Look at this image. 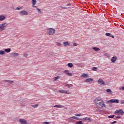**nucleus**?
<instances>
[{"label": "nucleus", "mask_w": 124, "mask_h": 124, "mask_svg": "<svg viewBox=\"0 0 124 124\" xmlns=\"http://www.w3.org/2000/svg\"><path fill=\"white\" fill-rule=\"evenodd\" d=\"M11 9H13V10L15 9L14 8V7H13V6L11 7Z\"/></svg>", "instance_id": "51"}, {"label": "nucleus", "mask_w": 124, "mask_h": 124, "mask_svg": "<svg viewBox=\"0 0 124 124\" xmlns=\"http://www.w3.org/2000/svg\"><path fill=\"white\" fill-rule=\"evenodd\" d=\"M47 32L49 35H54L56 33V30L53 28H47Z\"/></svg>", "instance_id": "1"}, {"label": "nucleus", "mask_w": 124, "mask_h": 124, "mask_svg": "<svg viewBox=\"0 0 124 124\" xmlns=\"http://www.w3.org/2000/svg\"><path fill=\"white\" fill-rule=\"evenodd\" d=\"M97 107L98 108H106V105L105 104L104 101L103 100H102L99 104L98 105H97Z\"/></svg>", "instance_id": "3"}, {"label": "nucleus", "mask_w": 124, "mask_h": 124, "mask_svg": "<svg viewBox=\"0 0 124 124\" xmlns=\"http://www.w3.org/2000/svg\"><path fill=\"white\" fill-rule=\"evenodd\" d=\"M75 116H76V117H81L82 116V114L81 113L76 114H75Z\"/></svg>", "instance_id": "31"}, {"label": "nucleus", "mask_w": 124, "mask_h": 124, "mask_svg": "<svg viewBox=\"0 0 124 124\" xmlns=\"http://www.w3.org/2000/svg\"><path fill=\"white\" fill-rule=\"evenodd\" d=\"M92 70H93V71H97V67H94L93 68Z\"/></svg>", "instance_id": "30"}, {"label": "nucleus", "mask_w": 124, "mask_h": 124, "mask_svg": "<svg viewBox=\"0 0 124 124\" xmlns=\"http://www.w3.org/2000/svg\"><path fill=\"white\" fill-rule=\"evenodd\" d=\"M73 46H77V44H76V43H73Z\"/></svg>", "instance_id": "42"}, {"label": "nucleus", "mask_w": 124, "mask_h": 124, "mask_svg": "<svg viewBox=\"0 0 124 124\" xmlns=\"http://www.w3.org/2000/svg\"><path fill=\"white\" fill-rule=\"evenodd\" d=\"M5 19V16L3 15L0 16V21H3Z\"/></svg>", "instance_id": "16"}, {"label": "nucleus", "mask_w": 124, "mask_h": 124, "mask_svg": "<svg viewBox=\"0 0 124 124\" xmlns=\"http://www.w3.org/2000/svg\"><path fill=\"white\" fill-rule=\"evenodd\" d=\"M91 81H93V78H87V79H86L85 80V82H86V83H89V82H91Z\"/></svg>", "instance_id": "18"}, {"label": "nucleus", "mask_w": 124, "mask_h": 124, "mask_svg": "<svg viewBox=\"0 0 124 124\" xmlns=\"http://www.w3.org/2000/svg\"><path fill=\"white\" fill-rule=\"evenodd\" d=\"M106 92H107V93H111L112 91H111V89H107Z\"/></svg>", "instance_id": "38"}, {"label": "nucleus", "mask_w": 124, "mask_h": 124, "mask_svg": "<svg viewBox=\"0 0 124 124\" xmlns=\"http://www.w3.org/2000/svg\"><path fill=\"white\" fill-rule=\"evenodd\" d=\"M64 46H70V44L68 42H65L63 43Z\"/></svg>", "instance_id": "22"}, {"label": "nucleus", "mask_w": 124, "mask_h": 124, "mask_svg": "<svg viewBox=\"0 0 124 124\" xmlns=\"http://www.w3.org/2000/svg\"><path fill=\"white\" fill-rule=\"evenodd\" d=\"M115 117V115H109L108 116V118L109 119H113Z\"/></svg>", "instance_id": "34"}, {"label": "nucleus", "mask_w": 124, "mask_h": 124, "mask_svg": "<svg viewBox=\"0 0 124 124\" xmlns=\"http://www.w3.org/2000/svg\"><path fill=\"white\" fill-rule=\"evenodd\" d=\"M66 75H67L68 76H72V74L71 73H66Z\"/></svg>", "instance_id": "35"}, {"label": "nucleus", "mask_w": 124, "mask_h": 124, "mask_svg": "<svg viewBox=\"0 0 124 124\" xmlns=\"http://www.w3.org/2000/svg\"><path fill=\"white\" fill-rule=\"evenodd\" d=\"M11 55H12L13 57H17L19 56V53L13 52L11 54Z\"/></svg>", "instance_id": "20"}, {"label": "nucleus", "mask_w": 124, "mask_h": 124, "mask_svg": "<svg viewBox=\"0 0 124 124\" xmlns=\"http://www.w3.org/2000/svg\"><path fill=\"white\" fill-rule=\"evenodd\" d=\"M70 5H71V3H68V4H66V6H70Z\"/></svg>", "instance_id": "46"}, {"label": "nucleus", "mask_w": 124, "mask_h": 124, "mask_svg": "<svg viewBox=\"0 0 124 124\" xmlns=\"http://www.w3.org/2000/svg\"><path fill=\"white\" fill-rule=\"evenodd\" d=\"M67 65L69 67H70V68H71V67H73V64H72V63H68L67 64Z\"/></svg>", "instance_id": "25"}, {"label": "nucleus", "mask_w": 124, "mask_h": 124, "mask_svg": "<svg viewBox=\"0 0 124 124\" xmlns=\"http://www.w3.org/2000/svg\"><path fill=\"white\" fill-rule=\"evenodd\" d=\"M8 24L7 22H5L4 23L0 24V31H2L5 30V27H7Z\"/></svg>", "instance_id": "2"}, {"label": "nucleus", "mask_w": 124, "mask_h": 124, "mask_svg": "<svg viewBox=\"0 0 124 124\" xmlns=\"http://www.w3.org/2000/svg\"><path fill=\"white\" fill-rule=\"evenodd\" d=\"M106 35L107 36H109V37H112V38H115V37L114 36V35H112V34L110 33H108V32L106 33Z\"/></svg>", "instance_id": "14"}, {"label": "nucleus", "mask_w": 124, "mask_h": 124, "mask_svg": "<svg viewBox=\"0 0 124 124\" xmlns=\"http://www.w3.org/2000/svg\"><path fill=\"white\" fill-rule=\"evenodd\" d=\"M37 1L36 0H32V6L33 7L34 5L36 4Z\"/></svg>", "instance_id": "21"}, {"label": "nucleus", "mask_w": 124, "mask_h": 124, "mask_svg": "<svg viewBox=\"0 0 124 124\" xmlns=\"http://www.w3.org/2000/svg\"><path fill=\"white\" fill-rule=\"evenodd\" d=\"M31 106L33 107V108H37V107H38V104L31 105Z\"/></svg>", "instance_id": "26"}, {"label": "nucleus", "mask_w": 124, "mask_h": 124, "mask_svg": "<svg viewBox=\"0 0 124 124\" xmlns=\"http://www.w3.org/2000/svg\"><path fill=\"white\" fill-rule=\"evenodd\" d=\"M20 15L23 16V15H28L29 13H28L26 11L22 10L19 13Z\"/></svg>", "instance_id": "9"}, {"label": "nucleus", "mask_w": 124, "mask_h": 124, "mask_svg": "<svg viewBox=\"0 0 124 124\" xmlns=\"http://www.w3.org/2000/svg\"><path fill=\"white\" fill-rule=\"evenodd\" d=\"M75 119H76V120H80V118H78V117H74Z\"/></svg>", "instance_id": "47"}, {"label": "nucleus", "mask_w": 124, "mask_h": 124, "mask_svg": "<svg viewBox=\"0 0 124 124\" xmlns=\"http://www.w3.org/2000/svg\"><path fill=\"white\" fill-rule=\"evenodd\" d=\"M43 124H50V123L48 122H44L42 123Z\"/></svg>", "instance_id": "36"}, {"label": "nucleus", "mask_w": 124, "mask_h": 124, "mask_svg": "<svg viewBox=\"0 0 124 124\" xmlns=\"http://www.w3.org/2000/svg\"><path fill=\"white\" fill-rule=\"evenodd\" d=\"M81 77H84V78H88V77H89V75H88V74H83L81 75Z\"/></svg>", "instance_id": "17"}, {"label": "nucleus", "mask_w": 124, "mask_h": 124, "mask_svg": "<svg viewBox=\"0 0 124 124\" xmlns=\"http://www.w3.org/2000/svg\"><path fill=\"white\" fill-rule=\"evenodd\" d=\"M4 51L6 53H10V52L11 51V48H6V49H4Z\"/></svg>", "instance_id": "23"}, {"label": "nucleus", "mask_w": 124, "mask_h": 124, "mask_svg": "<svg viewBox=\"0 0 124 124\" xmlns=\"http://www.w3.org/2000/svg\"><path fill=\"white\" fill-rule=\"evenodd\" d=\"M4 54H5V52H4V51L0 50V55H4Z\"/></svg>", "instance_id": "29"}, {"label": "nucleus", "mask_w": 124, "mask_h": 124, "mask_svg": "<svg viewBox=\"0 0 124 124\" xmlns=\"http://www.w3.org/2000/svg\"><path fill=\"white\" fill-rule=\"evenodd\" d=\"M117 121H113V122H111V124H116Z\"/></svg>", "instance_id": "45"}, {"label": "nucleus", "mask_w": 124, "mask_h": 124, "mask_svg": "<svg viewBox=\"0 0 124 124\" xmlns=\"http://www.w3.org/2000/svg\"><path fill=\"white\" fill-rule=\"evenodd\" d=\"M58 79H60V76H57L53 78V81H57Z\"/></svg>", "instance_id": "24"}, {"label": "nucleus", "mask_w": 124, "mask_h": 124, "mask_svg": "<svg viewBox=\"0 0 124 124\" xmlns=\"http://www.w3.org/2000/svg\"><path fill=\"white\" fill-rule=\"evenodd\" d=\"M76 124H84V123L82 121H79L76 123Z\"/></svg>", "instance_id": "33"}, {"label": "nucleus", "mask_w": 124, "mask_h": 124, "mask_svg": "<svg viewBox=\"0 0 124 124\" xmlns=\"http://www.w3.org/2000/svg\"><path fill=\"white\" fill-rule=\"evenodd\" d=\"M65 87H68L69 88H70L71 87H72V84H67L65 85Z\"/></svg>", "instance_id": "32"}, {"label": "nucleus", "mask_w": 124, "mask_h": 124, "mask_svg": "<svg viewBox=\"0 0 124 124\" xmlns=\"http://www.w3.org/2000/svg\"><path fill=\"white\" fill-rule=\"evenodd\" d=\"M56 44L57 46H61V43H59V42H57Z\"/></svg>", "instance_id": "43"}, {"label": "nucleus", "mask_w": 124, "mask_h": 124, "mask_svg": "<svg viewBox=\"0 0 124 124\" xmlns=\"http://www.w3.org/2000/svg\"><path fill=\"white\" fill-rule=\"evenodd\" d=\"M69 72V70H65L64 71V73H68Z\"/></svg>", "instance_id": "37"}, {"label": "nucleus", "mask_w": 124, "mask_h": 124, "mask_svg": "<svg viewBox=\"0 0 124 124\" xmlns=\"http://www.w3.org/2000/svg\"><path fill=\"white\" fill-rule=\"evenodd\" d=\"M108 103H120V101L118 99H111L108 101Z\"/></svg>", "instance_id": "6"}, {"label": "nucleus", "mask_w": 124, "mask_h": 124, "mask_svg": "<svg viewBox=\"0 0 124 124\" xmlns=\"http://www.w3.org/2000/svg\"><path fill=\"white\" fill-rule=\"evenodd\" d=\"M92 49H93V50H94V51H95L96 52L100 51V49L99 48L96 47H92Z\"/></svg>", "instance_id": "15"}, {"label": "nucleus", "mask_w": 124, "mask_h": 124, "mask_svg": "<svg viewBox=\"0 0 124 124\" xmlns=\"http://www.w3.org/2000/svg\"><path fill=\"white\" fill-rule=\"evenodd\" d=\"M115 114H117V115H120L121 116H123L124 114V110L123 109H118L115 111Z\"/></svg>", "instance_id": "5"}, {"label": "nucleus", "mask_w": 124, "mask_h": 124, "mask_svg": "<svg viewBox=\"0 0 124 124\" xmlns=\"http://www.w3.org/2000/svg\"><path fill=\"white\" fill-rule=\"evenodd\" d=\"M3 82L5 83H9L10 84H13L14 83V81L13 80H4Z\"/></svg>", "instance_id": "12"}, {"label": "nucleus", "mask_w": 124, "mask_h": 124, "mask_svg": "<svg viewBox=\"0 0 124 124\" xmlns=\"http://www.w3.org/2000/svg\"><path fill=\"white\" fill-rule=\"evenodd\" d=\"M76 117L75 116H73V117H70V120H71V121H72L73 120H76Z\"/></svg>", "instance_id": "28"}, {"label": "nucleus", "mask_w": 124, "mask_h": 124, "mask_svg": "<svg viewBox=\"0 0 124 124\" xmlns=\"http://www.w3.org/2000/svg\"><path fill=\"white\" fill-rule=\"evenodd\" d=\"M37 10L38 12H39V13L41 12V10L38 8H37Z\"/></svg>", "instance_id": "41"}, {"label": "nucleus", "mask_w": 124, "mask_h": 124, "mask_svg": "<svg viewBox=\"0 0 124 124\" xmlns=\"http://www.w3.org/2000/svg\"><path fill=\"white\" fill-rule=\"evenodd\" d=\"M19 122L21 124H28V122H27V120L25 119H19Z\"/></svg>", "instance_id": "8"}, {"label": "nucleus", "mask_w": 124, "mask_h": 124, "mask_svg": "<svg viewBox=\"0 0 124 124\" xmlns=\"http://www.w3.org/2000/svg\"><path fill=\"white\" fill-rule=\"evenodd\" d=\"M33 7H35V8H37V6H34H34Z\"/></svg>", "instance_id": "52"}, {"label": "nucleus", "mask_w": 124, "mask_h": 124, "mask_svg": "<svg viewBox=\"0 0 124 124\" xmlns=\"http://www.w3.org/2000/svg\"><path fill=\"white\" fill-rule=\"evenodd\" d=\"M59 93H66V94H70L71 93L69 92V91H66L63 90H59Z\"/></svg>", "instance_id": "7"}, {"label": "nucleus", "mask_w": 124, "mask_h": 124, "mask_svg": "<svg viewBox=\"0 0 124 124\" xmlns=\"http://www.w3.org/2000/svg\"><path fill=\"white\" fill-rule=\"evenodd\" d=\"M116 61H117V56H113L111 59V62H115Z\"/></svg>", "instance_id": "13"}, {"label": "nucleus", "mask_w": 124, "mask_h": 124, "mask_svg": "<svg viewBox=\"0 0 124 124\" xmlns=\"http://www.w3.org/2000/svg\"><path fill=\"white\" fill-rule=\"evenodd\" d=\"M120 90H123V91H124V87H122Z\"/></svg>", "instance_id": "48"}, {"label": "nucleus", "mask_w": 124, "mask_h": 124, "mask_svg": "<svg viewBox=\"0 0 124 124\" xmlns=\"http://www.w3.org/2000/svg\"><path fill=\"white\" fill-rule=\"evenodd\" d=\"M81 120L83 121V122H86L87 121H89L90 122H92V120H91V118L89 117H85Z\"/></svg>", "instance_id": "11"}, {"label": "nucleus", "mask_w": 124, "mask_h": 124, "mask_svg": "<svg viewBox=\"0 0 124 124\" xmlns=\"http://www.w3.org/2000/svg\"><path fill=\"white\" fill-rule=\"evenodd\" d=\"M107 57H108V58H110V55H109V54H107Z\"/></svg>", "instance_id": "49"}, {"label": "nucleus", "mask_w": 124, "mask_h": 124, "mask_svg": "<svg viewBox=\"0 0 124 124\" xmlns=\"http://www.w3.org/2000/svg\"><path fill=\"white\" fill-rule=\"evenodd\" d=\"M61 8H62L63 9H66V8H67L66 7H62V6H61Z\"/></svg>", "instance_id": "44"}, {"label": "nucleus", "mask_w": 124, "mask_h": 124, "mask_svg": "<svg viewBox=\"0 0 124 124\" xmlns=\"http://www.w3.org/2000/svg\"><path fill=\"white\" fill-rule=\"evenodd\" d=\"M121 104H124V100H122L120 101Z\"/></svg>", "instance_id": "39"}, {"label": "nucleus", "mask_w": 124, "mask_h": 124, "mask_svg": "<svg viewBox=\"0 0 124 124\" xmlns=\"http://www.w3.org/2000/svg\"><path fill=\"white\" fill-rule=\"evenodd\" d=\"M98 83L99 84H101L102 85H103L104 86H105V82H104V81H103V79H102L101 78H99L98 80Z\"/></svg>", "instance_id": "10"}, {"label": "nucleus", "mask_w": 124, "mask_h": 124, "mask_svg": "<svg viewBox=\"0 0 124 124\" xmlns=\"http://www.w3.org/2000/svg\"><path fill=\"white\" fill-rule=\"evenodd\" d=\"M117 118V119H121V116H119Z\"/></svg>", "instance_id": "50"}, {"label": "nucleus", "mask_w": 124, "mask_h": 124, "mask_svg": "<svg viewBox=\"0 0 124 124\" xmlns=\"http://www.w3.org/2000/svg\"><path fill=\"white\" fill-rule=\"evenodd\" d=\"M54 107H56L57 108H63L64 106L60 105H55L54 106Z\"/></svg>", "instance_id": "19"}, {"label": "nucleus", "mask_w": 124, "mask_h": 124, "mask_svg": "<svg viewBox=\"0 0 124 124\" xmlns=\"http://www.w3.org/2000/svg\"><path fill=\"white\" fill-rule=\"evenodd\" d=\"M28 56H29V54H28L27 53L23 54V56L24 57H28Z\"/></svg>", "instance_id": "40"}, {"label": "nucleus", "mask_w": 124, "mask_h": 124, "mask_svg": "<svg viewBox=\"0 0 124 124\" xmlns=\"http://www.w3.org/2000/svg\"><path fill=\"white\" fill-rule=\"evenodd\" d=\"M21 9H23V6H21V7H16V9H15V10H21Z\"/></svg>", "instance_id": "27"}, {"label": "nucleus", "mask_w": 124, "mask_h": 124, "mask_svg": "<svg viewBox=\"0 0 124 124\" xmlns=\"http://www.w3.org/2000/svg\"><path fill=\"white\" fill-rule=\"evenodd\" d=\"M102 98L100 97H97L94 99V103H95L96 106L99 104V103L102 101Z\"/></svg>", "instance_id": "4"}]
</instances>
